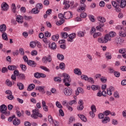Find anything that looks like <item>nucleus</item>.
Segmentation results:
<instances>
[{
	"instance_id": "obj_1",
	"label": "nucleus",
	"mask_w": 126,
	"mask_h": 126,
	"mask_svg": "<svg viewBox=\"0 0 126 126\" xmlns=\"http://www.w3.org/2000/svg\"><path fill=\"white\" fill-rule=\"evenodd\" d=\"M97 20L100 22V24L96 27V30L100 31V32H103L104 31L103 27L105 26L104 22H106V19L102 16H99L97 17Z\"/></svg>"
},
{
	"instance_id": "obj_2",
	"label": "nucleus",
	"mask_w": 126,
	"mask_h": 126,
	"mask_svg": "<svg viewBox=\"0 0 126 126\" xmlns=\"http://www.w3.org/2000/svg\"><path fill=\"white\" fill-rule=\"evenodd\" d=\"M6 31V25L5 24H2L0 26V32L2 33V38L5 41H7L8 38L7 37V33L5 32Z\"/></svg>"
},
{
	"instance_id": "obj_3",
	"label": "nucleus",
	"mask_w": 126,
	"mask_h": 126,
	"mask_svg": "<svg viewBox=\"0 0 126 126\" xmlns=\"http://www.w3.org/2000/svg\"><path fill=\"white\" fill-rule=\"evenodd\" d=\"M32 114L31 115V117L32 119H38V118H43V115L39 112V109L38 108L32 110Z\"/></svg>"
},
{
	"instance_id": "obj_4",
	"label": "nucleus",
	"mask_w": 126,
	"mask_h": 126,
	"mask_svg": "<svg viewBox=\"0 0 126 126\" xmlns=\"http://www.w3.org/2000/svg\"><path fill=\"white\" fill-rule=\"evenodd\" d=\"M63 77H64L63 82L64 83V85L65 86H67V87L70 86V84L69 83L71 81V80L70 79L69 75L66 73H63Z\"/></svg>"
},
{
	"instance_id": "obj_5",
	"label": "nucleus",
	"mask_w": 126,
	"mask_h": 126,
	"mask_svg": "<svg viewBox=\"0 0 126 126\" xmlns=\"http://www.w3.org/2000/svg\"><path fill=\"white\" fill-rule=\"evenodd\" d=\"M42 62L43 63H51L52 62V56L51 55H48V57L43 56L42 59Z\"/></svg>"
},
{
	"instance_id": "obj_6",
	"label": "nucleus",
	"mask_w": 126,
	"mask_h": 126,
	"mask_svg": "<svg viewBox=\"0 0 126 126\" xmlns=\"http://www.w3.org/2000/svg\"><path fill=\"white\" fill-rule=\"evenodd\" d=\"M64 94L66 96H70L72 94V90L69 88H65L64 90Z\"/></svg>"
},
{
	"instance_id": "obj_7",
	"label": "nucleus",
	"mask_w": 126,
	"mask_h": 126,
	"mask_svg": "<svg viewBox=\"0 0 126 126\" xmlns=\"http://www.w3.org/2000/svg\"><path fill=\"white\" fill-rule=\"evenodd\" d=\"M0 112L2 114H4V115H6L7 113H6V110H7V107L5 105L2 104L0 106Z\"/></svg>"
},
{
	"instance_id": "obj_8",
	"label": "nucleus",
	"mask_w": 126,
	"mask_h": 126,
	"mask_svg": "<svg viewBox=\"0 0 126 126\" xmlns=\"http://www.w3.org/2000/svg\"><path fill=\"white\" fill-rule=\"evenodd\" d=\"M112 4L114 7H115L116 10L117 12L121 11V8H120V5L116 2V1H112Z\"/></svg>"
},
{
	"instance_id": "obj_9",
	"label": "nucleus",
	"mask_w": 126,
	"mask_h": 126,
	"mask_svg": "<svg viewBox=\"0 0 126 126\" xmlns=\"http://www.w3.org/2000/svg\"><path fill=\"white\" fill-rule=\"evenodd\" d=\"M78 104L79 105L77 107V110L78 111H82L84 108V107L83 106V100H82V99H80L79 100Z\"/></svg>"
},
{
	"instance_id": "obj_10",
	"label": "nucleus",
	"mask_w": 126,
	"mask_h": 126,
	"mask_svg": "<svg viewBox=\"0 0 126 126\" xmlns=\"http://www.w3.org/2000/svg\"><path fill=\"white\" fill-rule=\"evenodd\" d=\"M116 35V33L115 32H110L109 34H106V37H107L108 41H111V40H112V38H113V37H115Z\"/></svg>"
},
{
	"instance_id": "obj_11",
	"label": "nucleus",
	"mask_w": 126,
	"mask_h": 126,
	"mask_svg": "<svg viewBox=\"0 0 126 126\" xmlns=\"http://www.w3.org/2000/svg\"><path fill=\"white\" fill-rule=\"evenodd\" d=\"M71 17H72L71 12L67 11L64 13V18H65V19H70Z\"/></svg>"
},
{
	"instance_id": "obj_12",
	"label": "nucleus",
	"mask_w": 126,
	"mask_h": 126,
	"mask_svg": "<svg viewBox=\"0 0 126 126\" xmlns=\"http://www.w3.org/2000/svg\"><path fill=\"white\" fill-rule=\"evenodd\" d=\"M109 41L107 35H105L104 37H101L98 38V43H107Z\"/></svg>"
},
{
	"instance_id": "obj_13",
	"label": "nucleus",
	"mask_w": 126,
	"mask_h": 126,
	"mask_svg": "<svg viewBox=\"0 0 126 126\" xmlns=\"http://www.w3.org/2000/svg\"><path fill=\"white\" fill-rule=\"evenodd\" d=\"M68 38H67L68 42H72L73 39L76 36V34L75 33H73L70 34L69 35H68Z\"/></svg>"
},
{
	"instance_id": "obj_14",
	"label": "nucleus",
	"mask_w": 126,
	"mask_h": 126,
	"mask_svg": "<svg viewBox=\"0 0 126 126\" xmlns=\"http://www.w3.org/2000/svg\"><path fill=\"white\" fill-rule=\"evenodd\" d=\"M16 20L19 24H22L23 23V16L18 15L16 18Z\"/></svg>"
},
{
	"instance_id": "obj_15",
	"label": "nucleus",
	"mask_w": 126,
	"mask_h": 126,
	"mask_svg": "<svg viewBox=\"0 0 126 126\" xmlns=\"http://www.w3.org/2000/svg\"><path fill=\"white\" fill-rule=\"evenodd\" d=\"M27 64L28 65L32 66V67H35V66L37 65V63L32 60H29Z\"/></svg>"
},
{
	"instance_id": "obj_16",
	"label": "nucleus",
	"mask_w": 126,
	"mask_h": 126,
	"mask_svg": "<svg viewBox=\"0 0 126 126\" xmlns=\"http://www.w3.org/2000/svg\"><path fill=\"white\" fill-rule=\"evenodd\" d=\"M79 93L83 94L84 93V91L82 88L79 87L77 88V90L75 91V94L77 96L79 95Z\"/></svg>"
},
{
	"instance_id": "obj_17",
	"label": "nucleus",
	"mask_w": 126,
	"mask_h": 126,
	"mask_svg": "<svg viewBox=\"0 0 126 126\" xmlns=\"http://www.w3.org/2000/svg\"><path fill=\"white\" fill-rule=\"evenodd\" d=\"M119 36L120 37H126V32L125 31V29H123V28H121L120 31L119 33Z\"/></svg>"
},
{
	"instance_id": "obj_18",
	"label": "nucleus",
	"mask_w": 126,
	"mask_h": 126,
	"mask_svg": "<svg viewBox=\"0 0 126 126\" xmlns=\"http://www.w3.org/2000/svg\"><path fill=\"white\" fill-rule=\"evenodd\" d=\"M1 6L2 10L6 11L8 9V5L6 2L2 3Z\"/></svg>"
},
{
	"instance_id": "obj_19",
	"label": "nucleus",
	"mask_w": 126,
	"mask_h": 126,
	"mask_svg": "<svg viewBox=\"0 0 126 126\" xmlns=\"http://www.w3.org/2000/svg\"><path fill=\"white\" fill-rule=\"evenodd\" d=\"M13 124L14 126H19L20 125V120L18 118H15L13 121Z\"/></svg>"
},
{
	"instance_id": "obj_20",
	"label": "nucleus",
	"mask_w": 126,
	"mask_h": 126,
	"mask_svg": "<svg viewBox=\"0 0 126 126\" xmlns=\"http://www.w3.org/2000/svg\"><path fill=\"white\" fill-rule=\"evenodd\" d=\"M63 4H64V8L65 9H67V8H69V7L70 6V5L69 4V1H66V0H64Z\"/></svg>"
},
{
	"instance_id": "obj_21",
	"label": "nucleus",
	"mask_w": 126,
	"mask_h": 126,
	"mask_svg": "<svg viewBox=\"0 0 126 126\" xmlns=\"http://www.w3.org/2000/svg\"><path fill=\"white\" fill-rule=\"evenodd\" d=\"M86 7V5H85V4H83V5H81L80 8L78 9V11L79 12H84V11H85Z\"/></svg>"
},
{
	"instance_id": "obj_22",
	"label": "nucleus",
	"mask_w": 126,
	"mask_h": 126,
	"mask_svg": "<svg viewBox=\"0 0 126 126\" xmlns=\"http://www.w3.org/2000/svg\"><path fill=\"white\" fill-rule=\"evenodd\" d=\"M126 0H121L119 7H121V8H124L126 7Z\"/></svg>"
},
{
	"instance_id": "obj_23",
	"label": "nucleus",
	"mask_w": 126,
	"mask_h": 126,
	"mask_svg": "<svg viewBox=\"0 0 126 126\" xmlns=\"http://www.w3.org/2000/svg\"><path fill=\"white\" fill-rule=\"evenodd\" d=\"M114 89L113 87H110L109 88L107 89V94L108 95H112V92L114 91Z\"/></svg>"
},
{
	"instance_id": "obj_24",
	"label": "nucleus",
	"mask_w": 126,
	"mask_h": 126,
	"mask_svg": "<svg viewBox=\"0 0 126 126\" xmlns=\"http://www.w3.org/2000/svg\"><path fill=\"white\" fill-rule=\"evenodd\" d=\"M36 90H38L39 92H44V91H45V87L44 86L36 87Z\"/></svg>"
},
{
	"instance_id": "obj_25",
	"label": "nucleus",
	"mask_w": 126,
	"mask_h": 126,
	"mask_svg": "<svg viewBox=\"0 0 126 126\" xmlns=\"http://www.w3.org/2000/svg\"><path fill=\"white\" fill-rule=\"evenodd\" d=\"M74 73H75V74H77V75H81V71H80V69L77 68H75L74 70Z\"/></svg>"
},
{
	"instance_id": "obj_26",
	"label": "nucleus",
	"mask_w": 126,
	"mask_h": 126,
	"mask_svg": "<svg viewBox=\"0 0 126 126\" xmlns=\"http://www.w3.org/2000/svg\"><path fill=\"white\" fill-rule=\"evenodd\" d=\"M57 59H58L59 61H63L64 60V56H63V54L59 53L57 54Z\"/></svg>"
},
{
	"instance_id": "obj_27",
	"label": "nucleus",
	"mask_w": 126,
	"mask_h": 126,
	"mask_svg": "<svg viewBox=\"0 0 126 126\" xmlns=\"http://www.w3.org/2000/svg\"><path fill=\"white\" fill-rule=\"evenodd\" d=\"M78 116L79 117L80 119L83 122H86V121H87L86 117L82 114H78Z\"/></svg>"
},
{
	"instance_id": "obj_28",
	"label": "nucleus",
	"mask_w": 126,
	"mask_h": 126,
	"mask_svg": "<svg viewBox=\"0 0 126 126\" xmlns=\"http://www.w3.org/2000/svg\"><path fill=\"white\" fill-rule=\"evenodd\" d=\"M59 38H60V35L59 34H56L55 35H53L52 36V40H53V41H55V42H57L58 40H59Z\"/></svg>"
},
{
	"instance_id": "obj_29",
	"label": "nucleus",
	"mask_w": 126,
	"mask_h": 126,
	"mask_svg": "<svg viewBox=\"0 0 126 126\" xmlns=\"http://www.w3.org/2000/svg\"><path fill=\"white\" fill-rule=\"evenodd\" d=\"M61 36L63 39H66L68 37V33L66 32H62Z\"/></svg>"
},
{
	"instance_id": "obj_30",
	"label": "nucleus",
	"mask_w": 126,
	"mask_h": 126,
	"mask_svg": "<svg viewBox=\"0 0 126 126\" xmlns=\"http://www.w3.org/2000/svg\"><path fill=\"white\" fill-rule=\"evenodd\" d=\"M16 68H17V67L14 65L8 66V69H9V70H15Z\"/></svg>"
},
{
	"instance_id": "obj_31",
	"label": "nucleus",
	"mask_w": 126,
	"mask_h": 126,
	"mask_svg": "<svg viewBox=\"0 0 126 126\" xmlns=\"http://www.w3.org/2000/svg\"><path fill=\"white\" fill-rule=\"evenodd\" d=\"M34 88H35V85L32 84L29 86L28 88H27V90L28 91H31V90H33Z\"/></svg>"
},
{
	"instance_id": "obj_32",
	"label": "nucleus",
	"mask_w": 126,
	"mask_h": 126,
	"mask_svg": "<svg viewBox=\"0 0 126 126\" xmlns=\"http://www.w3.org/2000/svg\"><path fill=\"white\" fill-rule=\"evenodd\" d=\"M43 41L44 43H45V44H46V45H48V46H50L51 42H50V40H49V39H48V38L44 37L43 39Z\"/></svg>"
},
{
	"instance_id": "obj_33",
	"label": "nucleus",
	"mask_w": 126,
	"mask_h": 126,
	"mask_svg": "<svg viewBox=\"0 0 126 126\" xmlns=\"http://www.w3.org/2000/svg\"><path fill=\"white\" fill-rule=\"evenodd\" d=\"M32 12H33L34 14H38V13L40 12V10H39V9L37 8V7H36V8H33L32 10Z\"/></svg>"
},
{
	"instance_id": "obj_34",
	"label": "nucleus",
	"mask_w": 126,
	"mask_h": 126,
	"mask_svg": "<svg viewBox=\"0 0 126 126\" xmlns=\"http://www.w3.org/2000/svg\"><path fill=\"white\" fill-rule=\"evenodd\" d=\"M124 38H122V37H119L118 39V41L116 42L117 44H120V45L123 44L124 42Z\"/></svg>"
},
{
	"instance_id": "obj_35",
	"label": "nucleus",
	"mask_w": 126,
	"mask_h": 126,
	"mask_svg": "<svg viewBox=\"0 0 126 126\" xmlns=\"http://www.w3.org/2000/svg\"><path fill=\"white\" fill-rule=\"evenodd\" d=\"M105 57L107 60H111L112 59V54L109 52L105 53Z\"/></svg>"
},
{
	"instance_id": "obj_36",
	"label": "nucleus",
	"mask_w": 126,
	"mask_h": 126,
	"mask_svg": "<svg viewBox=\"0 0 126 126\" xmlns=\"http://www.w3.org/2000/svg\"><path fill=\"white\" fill-rule=\"evenodd\" d=\"M91 88L93 90L95 91L96 90H98L99 89V88H100V87H99V86H98V85H92Z\"/></svg>"
},
{
	"instance_id": "obj_37",
	"label": "nucleus",
	"mask_w": 126,
	"mask_h": 126,
	"mask_svg": "<svg viewBox=\"0 0 126 126\" xmlns=\"http://www.w3.org/2000/svg\"><path fill=\"white\" fill-rule=\"evenodd\" d=\"M110 122V118L108 117H106L102 121V123L103 124H107V123H109Z\"/></svg>"
},
{
	"instance_id": "obj_38",
	"label": "nucleus",
	"mask_w": 126,
	"mask_h": 126,
	"mask_svg": "<svg viewBox=\"0 0 126 126\" xmlns=\"http://www.w3.org/2000/svg\"><path fill=\"white\" fill-rule=\"evenodd\" d=\"M64 66H65V64L63 63H61L59 65V67L62 70H64Z\"/></svg>"
},
{
	"instance_id": "obj_39",
	"label": "nucleus",
	"mask_w": 126,
	"mask_h": 126,
	"mask_svg": "<svg viewBox=\"0 0 126 126\" xmlns=\"http://www.w3.org/2000/svg\"><path fill=\"white\" fill-rule=\"evenodd\" d=\"M17 86L20 90H23V89H24V86H23V84L21 83H18Z\"/></svg>"
},
{
	"instance_id": "obj_40",
	"label": "nucleus",
	"mask_w": 126,
	"mask_h": 126,
	"mask_svg": "<svg viewBox=\"0 0 126 126\" xmlns=\"http://www.w3.org/2000/svg\"><path fill=\"white\" fill-rule=\"evenodd\" d=\"M11 9L14 13L16 12V6L14 3H12L11 5Z\"/></svg>"
},
{
	"instance_id": "obj_41",
	"label": "nucleus",
	"mask_w": 126,
	"mask_h": 126,
	"mask_svg": "<svg viewBox=\"0 0 126 126\" xmlns=\"http://www.w3.org/2000/svg\"><path fill=\"white\" fill-rule=\"evenodd\" d=\"M20 66L23 71H25L27 69V67H26V65L23 64H20Z\"/></svg>"
},
{
	"instance_id": "obj_42",
	"label": "nucleus",
	"mask_w": 126,
	"mask_h": 126,
	"mask_svg": "<svg viewBox=\"0 0 126 126\" xmlns=\"http://www.w3.org/2000/svg\"><path fill=\"white\" fill-rule=\"evenodd\" d=\"M54 80L56 82H62V78H60V77H56L54 78Z\"/></svg>"
},
{
	"instance_id": "obj_43",
	"label": "nucleus",
	"mask_w": 126,
	"mask_h": 126,
	"mask_svg": "<svg viewBox=\"0 0 126 126\" xmlns=\"http://www.w3.org/2000/svg\"><path fill=\"white\" fill-rule=\"evenodd\" d=\"M89 18L90 19V20H91V21H92V22H94L95 21V19L94 18V16L92 15H89Z\"/></svg>"
},
{
	"instance_id": "obj_44",
	"label": "nucleus",
	"mask_w": 126,
	"mask_h": 126,
	"mask_svg": "<svg viewBox=\"0 0 126 126\" xmlns=\"http://www.w3.org/2000/svg\"><path fill=\"white\" fill-rule=\"evenodd\" d=\"M6 85H7V86H10V87H11V86H12V82H11V81H10L8 79L6 80Z\"/></svg>"
},
{
	"instance_id": "obj_45",
	"label": "nucleus",
	"mask_w": 126,
	"mask_h": 126,
	"mask_svg": "<svg viewBox=\"0 0 126 126\" xmlns=\"http://www.w3.org/2000/svg\"><path fill=\"white\" fill-rule=\"evenodd\" d=\"M102 35V33L100 32H95L94 34V37L97 38V37H100Z\"/></svg>"
},
{
	"instance_id": "obj_46",
	"label": "nucleus",
	"mask_w": 126,
	"mask_h": 126,
	"mask_svg": "<svg viewBox=\"0 0 126 126\" xmlns=\"http://www.w3.org/2000/svg\"><path fill=\"white\" fill-rule=\"evenodd\" d=\"M19 79L24 80V79H25V75L24 74H21V73L19 74Z\"/></svg>"
},
{
	"instance_id": "obj_47",
	"label": "nucleus",
	"mask_w": 126,
	"mask_h": 126,
	"mask_svg": "<svg viewBox=\"0 0 126 126\" xmlns=\"http://www.w3.org/2000/svg\"><path fill=\"white\" fill-rule=\"evenodd\" d=\"M31 48H35L36 47V42L34 41L31 42L30 43Z\"/></svg>"
},
{
	"instance_id": "obj_48",
	"label": "nucleus",
	"mask_w": 126,
	"mask_h": 126,
	"mask_svg": "<svg viewBox=\"0 0 126 126\" xmlns=\"http://www.w3.org/2000/svg\"><path fill=\"white\" fill-rule=\"evenodd\" d=\"M91 109L92 110V112H94V113H96V111H97V110L96 109V106H95V105H92L91 106Z\"/></svg>"
},
{
	"instance_id": "obj_49",
	"label": "nucleus",
	"mask_w": 126,
	"mask_h": 126,
	"mask_svg": "<svg viewBox=\"0 0 126 126\" xmlns=\"http://www.w3.org/2000/svg\"><path fill=\"white\" fill-rule=\"evenodd\" d=\"M48 121L50 124H54V120H53V117H52V116H48Z\"/></svg>"
},
{
	"instance_id": "obj_50",
	"label": "nucleus",
	"mask_w": 126,
	"mask_h": 126,
	"mask_svg": "<svg viewBox=\"0 0 126 126\" xmlns=\"http://www.w3.org/2000/svg\"><path fill=\"white\" fill-rule=\"evenodd\" d=\"M40 68L41 69H43V70H45V71H47V72H50V69L48 68L47 67H45L44 66H41Z\"/></svg>"
},
{
	"instance_id": "obj_51",
	"label": "nucleus",
	"mask_w": 126,
	"mask_h": 126,
	"mask_svg": "<svg viewBox=\"0 0 126 126\" xmlns=\"http://www.w3.org/2000/svg\"><path fill=\"white\" fill-rule=\"evenodd\" d=\"M57 48V44L56 43L53 42L51 44V50H55Z\"/></svg>"
},
{
	"instance_id": "obj_52",
	"label": "nucleus",
	"mask_w": 126,
	"mask_h": 126,
	"mask_svg": "<svg viewBox=\"0 0 126 126\" xmlns=\"http://www.w3.org/2000/svg\"><path fill=\"white\" fill-rule=\"evenodd\" d=\"M56 105L58 108H59L60 109H62L63 106L62 105V104L60 103L59 101H56Z\"/></svg>"
},
{
	"instance_id": "obj_53",
	"label": "nucleus",
	"mask_w": 126,
	"mask_h": 126,
	"mask_svg": "<svg viewBox=\"0 0 126 126\" xmlns=\"http://www.w3.org/2000/svg\"><path fill=\"white\" fill-rule=\"evenodd\" d=\"M36 8L38 9H42V8H43V4L41 3H37L36 5Z\"/></svg>"
},
{
	"instance_id": "obj_54",
	"label": "nucleus",
	"mask_w": 126,
	"mask_h": 126,
	"mask_svg": "<svg viewBox=\"0 0 126 126\" xmlns=\"http://www.w3.org/2000/svg\"><path fill=\"white\" fill-rule=\"evenodd\" d=\"M119 53L120 54H125L126 53V48H122L119 50Z\"/></svg>"
},
{
	"instance_id": "obj_55",
	"label": "nucleus",
	"mask_w": 126,
	"mask_h": 126,
	"mask_svg": "<svg viewBox=\"0 0 126 126\" xmlns=\"http://www.w3.org/2000/svg\"><path fill=\"white\" fill-rule=\"evenodd\" d=\"M7 99H8V100H13V98H14V96L12 94L8 95L6 96Z\"/></svg>"
},
{
	"instance_id": "obj_56",
	"label": "nucleus",
	"mask_w": 126,
	"mask_h": 126,
	"mask_svg": "<svg viewBox=\"0 0 126 126\" xmlns=\"http://www.w3.org/2000/svg\"><path fill=\"white\" fill-rule=\"evenodd\" d=\"M100 81H101L102 83H106L107 82V78H106L105 77H102L101 78H100Z\"/></svg>"
},
{
	"instance_id": "obj_57",
	"label": "nucleus",
	"mask_w": 126,
	"mask_h": 126,
	"mask_svg": "<svg viewBox=\"0 0 126 126\" xmlns=\"http://www.w3.org/2000/svg\"><path fill=\"white\" fill-rule=\"evenodd\" d=\"M7 71H8V70L7 69V68H6V67L2 68L1 72H2V73H5V72H7Z\"/></svg>"
},
{
	"instance_id": "obj_58",
	"label": "nucleus",
	"mask_w": 126,
	"mask_h": 126,
	"mask_svg": "<svg viewBox=\"0 0 126 126\" xmlns=\"http://www.w3.org/2000/svg\"><path fill=\"white\" fill-rule=\"evenodd\" d=\"M87 80L89 82L92 83V84H93L94 83V80L92 78H88V79H87Z\"/></svg>"
},
{
	"instance_id": "obj_59",
	"label": "nucleus",
	"mask_w": 126,
	"mask_h": 126,
	"mask_svg": "<svg viewBox=\"0 0 126 126\" xmlns=\"http://www.w3.org/2000/svg\"><path fill=\"white\" fill-rule=\"evenodd\" d=\"M78 36H79V37H84V32H78Z\"/></svg>"
},
{
	"instance_id": "obj_60",
	"label": "nucleus",
	"mask_w": 126,
	"mask_h": 126,
	"mask_svg": "<svg viewBox=\"0 0 126 126\" xmlns=\"http://www.w3.org/2000/svg\"><path fill=\"white\" fill-rule=\"evenodd\" d=\"M63 20L61 19L60 21H58V22L56 23V24H57L58 26H60V25H62V24H63Z\"/></svg>"
},
{
	"instance_id": "obj_61",
	"label": "nucleus",
	"mask_w": 126,
	"mask_h": 126,
	"mask_svg": "<svg viewBox=\"0 0 126 126\" xmlns=\"http://www.w3.org/2000/svg\"><path fill=\"white\" fill-rule=\"evenodd\" d=\"M44 35L46 37H51V33L49 32L46 31L45 32Z\"/></svg>"
},
{
	"instance_id": "obj_62",
	"label": "nucleus",
	"mask_w": 126,
	"mask_h": 126,
	"mask_svg": "<svg viewBox=\"0 0 126 126\" xmlns=\"http://www.w3.org/2000/svg\"><path fill=\"white\" fill-rule=\"evenodd\" d=\"M86 16H87V14H86V13H82L80 14V17L81 18H85Z\"/></svg>"
},
{
	"instance_id": "obj_63",
	"label": "nucleus",
	"mask_w": 126,
	"mask_h": 126,
	"mask_svg": "<svg viewBox=\"0 0 126 126\" xmlns=\"http://www.w3.org/2000/svg\"><path fill=\"white\" fill-rule=\"evenodd\" d=\"M34 76L35 78H40V73L36 72L34 74Z\"/></svg>"
},
{
	"instance_id": "obj_64",
	"label": "nucleus",
	"mask_w": 126,
	"mask_h": 126,
	"mask_svg": "<svg viewBox=\"0 0 126 126\" xmlns=\"http://www.w3.org/2000/svg\"><path fill=\"white\" fill-rule=\"evenodd\" d=\"M19 71H18V70H15L14 71V75L16 76H18V75H19Z\"/></svg>"
}]
</instances>
